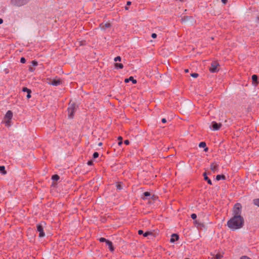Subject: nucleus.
<instances>
[{
  "mask_svg": "<svg viewBox=\"0 0 259 259\" xmlns=\"http://www.w3.org/2000/svg\"><path fill=\"white\" fill-rule=\"evenodd\" d=\"M244 224V219L242 216H233L227 222L228 227L234 231L241 228Z\"/></svg>",
  "mask_w": 259,
  "mask_h": 259,
  "instance_id": "obj_1",
  "label": "nucleus"
},
{
  "mask_svg": "<svg viewBox=\"0 0 259 259\" xmlns=\"http://www.w3.org/2000/svg\"><path fill=\"white\" fill-rule=\"evenodd\" d=\"M241 209L242 206L240 203L235 204L233 209V216H241Z\"/></svg>",
  "mask_w": 259,
  "mask_h": 259,
  "instance_id": "obj_2",
  "label": "nucleus"
},
{
  "mask_svg": "<svg viewBox=\"0 0 259 259\" xmlns=\"http://www.w3.org/2000/svg\"><path fill=\"white\" fill-rule=\"evenodd\" d=\"M76 110V106L74 103H70L68 108V117L72 118Z\"/></svg>",
  "mask_w": 259,
  "mask_h": 259,
  "instance_id": "obj_3",
  "label": "nucleus"
},
{
  "mask_svg": "<svg viewBox=\"0 0 259 259\" xmlns=\"http://www.w3.org/2000/svg\"><path fill=\"white\" fill-rule=\"evenodd\" d=\"M45 222L37 224L36 226L37 231L39 232V237H44L45 236V233L44 232V226L45 225Z\"/></svg>",
  "mask_w": 259,
  "mask_h": 259,
  "instance_id": "obj_4",
  "label": "nucleus"
},
{
  "mask_svg": "<svg viewBox=\"0 0 259 259\" xmlns=\"http://www.w3.org/2000/svg\"><path fill=\"white\" fill-rule=\"evenodd\" d=\"M29 0H11V3L12 5L15 6H22L26 4Z\"/></svg>",
  "mask_w": 259,
  "mask_h": 259,
  "instance_id": "obj_5",
  "label": "nucleus"
},
{
  "mask_svg": "<svg viewBox=\"0 0 259 259\" xmlns=\"http://www.w3.org/2000/svg\"><path fill=\"white\" fill-rule=\"evenodd\" d=\"M218 64L217 62H213L209 68V71L212 73L216 72L218 71Z\"/></svg>",
  "mask_w": 259,
  "mask_h": 259,
  "instance_id": "obj_6",
  "label": "nucleus"
},
{
  "mask_svg": "<svg viewBox=\"0 0 259 259\" xmlns=\"http://www.w3.org/2000/svg\"><path fill=\"white\" fill-rule=\"evenodd\" d=\"M221 126V124L218 123L216 122L213 121L211 123L212 129L213 131H218V130H219L220 129Z\"/></svg>",
  "mask_w": 259,
  "mask_h": 259,
  "instance_id": "obj_7",
  "label": "nucleus"
},
{
  "mask_svg": "<svg viewBox=\"0 0 259 259\" xmlns=\"http://www.w3.org/2000/svg\"><path fill=\"white\" fill-rule=\"evenodd\" d=\"M13 117V113L11 111L9 110L7 112L5 116V119H8V120H11Z\"/></svg>",
  "mask_w": 259,
  "mask_h": 259,
  "instance_id": "obj_8",
  "label": "nucleus"
},
{
  "mask_svg": "<svg viewBox=\"0 0 259 259\" xmlns=\"http://www.w3.org/2000/svg\"><path fill=\"white\" fill-rule=\"evenodd\" d=\"M179 238V235L177 234H172L171 236V238L170 240V242L171 243H174L176 241L178 240Z\"/></svg>",
  "mask_w": 259,
  "mask_h": 259,
  "instance_id": "obj_9",
  "label": "nucleus"
},
{
  "mask_svg": "<svg viewBox=\"0 0 259 259\" xmlns=\"http://www.w3.org/2000/svg\"><path fill=\"white\" fill-rule=\"evenodd\" d=\"M49 83L54 86H57L61 83V81L59 79H54L51 82Z\"/></svg>",
  "mask_w": 259,
  "mask_h": 259,
  "instance_id": "obj_10",
  "label": "nucleus"
},
{
  "mask_svg": "<svg viewBox=\"0 0 259 259\" xmlns=\"http://www.w3.org/2000/svg\"><path fill=\"white\" fill-rule=\"evenodd\" d=\"M130 81H132V82H133L134 84H135V83H137V80H136V79H135L134 78V77H132V76L128 78H126V79H125V80H124V81H125V82H128Z\"/></svg>",
  "mask_w": 259,
  "mask_h": 259,
  "instance_id": "obj_11",
  "label": "nucleus"
},
{
  "mask_svg": "<svg viewBox=\"0 0 259 259\" xmlns=\"http://www.w3.org/2000/svg\"><path fill=\"white\" fill-rule=\"evenodd\" d=\"M217 167L218 165L215 163H211L210 165V169L213 172H215L217 170Z\"/></svg>",
  "mask_w": 259,
  "mask_h": 259,
  "instance_id": "obj_12",
  "label": "nucleus"
},
{
  "mask_svg": "<svg viewBox=\"0 0 259 259\" xmlns=\"http://www.w3.org/2000/svg\"><path fill=\"white\" fill-rule=\"evenodd\" d=\"M106 245L108 246L109 249L111 251H113L114 250V248L112 246V243L110 241H107Z\"/></svg>",
  "mask_w": 259,
  "mask_h": 259,
  "instance_id": "obj_13",
  "label": "nucleus"
},
{
  "mask_svg": "<svg viewBox=\"0 0 259 259\" xmlns=\"http://www.w3.org/2000/svg\"><path fill=\"white\" fill-rule=\"evenodd\" d=\"M204 179L207 182V183L209 185H212L211 181L207 177L206 173L203 174Z\"/></svg>",
  "mask_w": 259,
  "mask_h": 259,
  "instance_id": "obj_14",
  "label": "nucleus"
},
{
  "mask_svg": "<svg viewBox=\"0 0 259 259\" xmlns=\"http://www.w3.org/2000/svg\"><path fill=\"white\" fill-rule=\"evenodd\" d=\"M225 176L224 175H217V177H216V180L217 181H220L221 180H225Z\"/></svg>",
  "mask_w": 259,
  "mask_h": 259,
  "instance_id": "obj_15",
  "label": "nucleus"
},
{
  "mask_svg": "<svg viewBox=\"0 0 259 259\" xmlns=\"http://www.w3.org/2000/svg\"><path fill=\"white\" fill-rule=\"evenodd\" d=\"M223 255L221 254L217 253L215 255L212 257V259H221Z\"/></svg>",
  "mask_w": 259,
  "mask_h": 259,
  "instance_id": "obj_16",
  "label": "nucleus"
},
{
  "mask_svg": "<svg viewBox=\"0 0 259 259\" xmlns=\"http://www.w3.org/2000/svg\"><path fill=\"white\" fill-rule=\"evenodd\" d=\"M115 67L117 69H122L123 68V66L121 63H116L115 64Z\"/></svg>",
  "mask_w": 259,
  "mask_h": 259,
  "instance_id": "obj_17",
  "label": "nucleus"
},
{
  "mask_svg": "<svg viewBox=\"0 0 259 259\" xmlns=\"http://www.w3.org/2000/svg\"><path fill=\"white\" fill-rule=\"evenodd\" d=\"M0 172L2 174H6V172L5 171V168L4 166H0Z\"/></svg>",
  "mask_w": 259,
  "mask_h": 259,
  "instance_id": "obj_18",
  "label": "nucleus"
},
{
  "mask_svg": "<svg viewBox=\"0 0 259 259\" xmlns=\"http://www.w3.org/2000/svg\"><path fill=\"white\" fill-rule=\"evenodd\" d=\"M257 76L256 75H253L252 76V81L253 82H256L257 80Z\"/></svg>",
  "mask_w": 259,
  "mask_h": 259,
  "instance_id": "obj_19",
  "label": "nucleus"
},
{
  "mask_svg": "<svg viewBox=\"0 0 259 259\" xmlns=\"http://www.w3.org/2000/svg\"><path fill=\"white\" fill-rule=\"evenodd\" d=\"M253 203L254 205L259 207V198L254 199Z\"/></svg>",
  "mask_w": 259,
  "mask_h": 259,
  "instance_id": "obj_20",
  "label": "nucleus"
},
{
  "mask_svg": "<svg viewBox=\"0 0 259 259\" xmlns=\"http://www.w3.org/2000/svg\"><path fill=\"white\" fill-rule=\"evenodd\" d=\"M59 179V177L58 175H53L52 176V180L54 181H58Z\"/></svg>",
  "mask_w": 259,
  "mask_h": 259,
  "instance_id": "obj_21",
  "label": "nucleus"
},
{
  "mask_svg": "<svg viewBox=\"0 0 259 259\" xmlns=\"http://www.w3.org/2000/svg\"><path fill=\"white\" fill-rule=\"evenodd\" d=\"M199 147L200 148H203L206 147V144L204 142H200L199 145Z\"/></svg>",
  "mask_w": 259,
  "mask_h": 259,
  "instance_id": "obj_22",
  "label": "nucleus"
},
{
  "mask_svg": "<svg viewBox=\"0 0 259 259\" xmlns=\"http://www.w3.org/2000/svg\"><path fill=\"white\" fill-rule=\"evenodd\" d=\"M121 58L120 56H117V57H115L114 59V61L116 62L117 61L120 62V61H121Z\"/></svg>",
  "mask_w": 259,
  "mask_h": 259,
  "instance_id": "obj_23",
  "label": "nucleus"
},
{
  "mask_svg": "<svg viewBox=\"0 0 259 259\" xmlns=\"http://www.w3.org/2000/svg\"><path fill=\"white\" fill-rule=\"evenodd\" d=\"M99 241L101 242H105L106 243H107V241H108V240L104 238H100L99 239Z\"/></svg>",
  "mask_w": 259,
  "mask_h": 259,
  "instance_id": "obj_24",
  "label": "nucleus"
},
{
  "mask_svg": "<svg viewBox=\"0 0 259 259\" xmlns=\"http://www.w3.org/2000/svg\"><path fill=\"white\" fill-rule=\"evenodd\" d=\"M30 91H31L30 89H28V88H25V87H24L22 89V91L24 92L27 93L28 92H29Z\"/></svg>",
  "mask_w": 259,
  "mask_h": 259,
  "instance_id": "obj_25",
  "label": "nucleus"
},
{
  "mask_svg": "<svg viewBox=\"0 0 259 259\" xmlns=\"http://www.w3.org/2000/svg\"><path fill=\"white\" fill-rule=\"evenodd\" d=\"M31 64L33 66H36L38 64L37 62L36 61H32Z\"/></svg>",
  "mask_w": 259,
  "mask_h": 259,
  "instance_id": "obj_26",
  "label": "nucleus"
},
{
  "mask_svg": "<svg viewBox=\"0 0 259 259\" xmlns=\"http://www.w3.org/2000/svg\"><path fill=\"white\" fill-rule=\"evenodd\" d=\"M191 76L194 78H196L198 76V74L196 73L191 74Z\"/></svg>",
  "mask_w": 259,
  "mask_h": 259,
  "instance_id": "obj_27",
  "label": "nucleus"
},
{
  "mask_svg": "<svg viewBox=\"0 0 259 259\" xmlns=\"http://www.w3.org/2000/svg\"><path fill=\"white\" fill-rule=\"evenodd\" d=\"M93 157H94V158H96L98 157V156H99V154H98V152H94V154H93Z\"/></svg>",
  "mask_w": 259,
  "mask_h": 259,
  "instance_id": "obj_28",
  "label": "nucleus"
},
{
  "mask_svg": "<svg viewBox=\"0 0 259 259\" xmlns=\"http://www.w3.org/2000/svg\"><path fill=\"white\" fill-rule=\"evenodd\" d=\"M27 93V96H26L27 98V99H29V98H30V97H31V91H30L29 92H28Z\"/></svg>",
  "mask_w": 259,
  "mask_h": 259,
  "instance_id": "obj_29",
  "label": "nucleus"
},
{
  "mask_svg": "<svg viewBox=\"0 0 259 259\" xmlns=\"http://www.w3.org/2000/svg\"><path fill=\"white\" fill-rule=\"evenodd\" d=\"M191 217L193 220H195L197 218V215L195 213H192L191 215Z\"/></svg>",
  "mask_w": 259,
  "mask_h": 259,
  "instance_id": "obj_30",
  "label": "nucleus"
},
{
  "mask_svg": "<svg viewBox=\"0 0 259 259\" xmlns=\"http://www.w3.org/2000/svg\"><path fill=\"white\" fill-rule=\"evenodd\" d=\"M149 235H152V233L149 232H146L143 234L144 237H147Z\"/></svg>",
  "mask_w": 259,
  "mask_h": 259,
  "instance_id": "obj_31",
  "label": "nucleus"
},
{
  "mask_svg": "<svg viewBox=\"0 0 259 259\" xmlns=\"http://www.w3.org/2000/svg\"><path fill=\"white\" fill-rule=\"evenodd\" d=\"M5 122L6 125L9 126L10 120H8V119H5Z\"/></svg>",
  "mask_w": 259,
  "mask_h": 259,
  "instance_id": "obj_32",
  "label": "nucleus"
},
{
  "mask_svg": "<svg viewBox=\"0 0 259 259\" xmlns=\"http://www.w3.org/2000/svg\"><path fill=\"white\" fill-rule=\"evenodd\" d=\"M25 62H26V59H25L24 58L22 57V58H21V59H20V62H21V63H25Z\"/></svg>",
  "mask_w": 259,
  "mask_h": 259,
  "instance_id": "obj_33",
  "label": "nucleus"
},
{
  "mask_svg": "<svg viewBox=\"0 0 259 259\" xmlns=\"http://www.w3.org/2000/svg\"><path fill=\"white\" fill-rule=\"evenodd\" d=\"M144 195L145 197L149 196H150V193L148 192H145L144 193Z\"/></svg>",
  "mask_w": 259,
  "mask_h": 259,
  "instance_id": "obj_34",
  "label": "nucleus"
},
{
  "mask_svg": "<svg viewBox=\"0 0 259 259\" xmlns=\"http://www.w3.org/2000/svg\"><path fill=\"white\" fill-rule=\"evenodd\" d=\"M117 189L118 190H120L121 189V185L120 184H117L116 185Z\"/></svg>",
  "mask_w": 259,
  "mask_h": 259,
  "instance_id": "obj_35",
  "label": "nucleus"
},
{
  "mask_svg": "<svg viewBox=\"0 0 259 259\" xmlns=\"http://www.w3.org/2000/svg\"><path fill=\"white\" fill-rule=\"evenodd\" d=\"M151 36L153 38H155L157 37V35L156 33H152Z\"/></svg>",
  "mask_w": 259,
  "mask_h": 259,
  "instance_id": "obj_36",
  "label": "nucleus"
},
{
  "mask_svg": "<svg viewBox=\"0 0 259 259\" xmlns=\"http://www.w3.org/2000/svg\"><path fill=\"white\" fill-rule=\"evenodd\" d=\"M240 259H251V258H249L248 257H247L246 256H243L241 257Z\"/></svg>",
  "mask_w": 259,
  "mask_h": 259,
  "instance_id": "obj_37",
  "label": "nucleus"
},
{
  "mask_svg": "<svg viewBox=\"0 0 259 259\" xmlns=\"http://www.w3.org/2000/svg\"><path fill=\"white\" fill-rule=\"evenodd\" d=\"M29 70L30 72H33L34 71V69L32 68V67H29Z\"/></svg>",
  "mask_w": 259,
  "mask_h": 259,
  "instance_id": "obj_38",
  "label": "nucleus"
},
{
  "mask_svg": "<svg viewBox=\"0 0 259 259\" xmlns=\"http://www.w3.org/2000/svg\"><path fill=\"white\" fill-rule=\"evenodd\" d=\"M124 143L125 145H128L129 144V143H130V142H129V141H128V140H125V141H124Z\"/></svg>",
  "mask_w": 259,
  "mask_h": 259,
  "instance_id": "obj_39",
  "label": "nucleus"
},
{
  "mask_svg": "<svg viewBox=\"0 0 259 259\" xmlns=\"http://www.w3.org/2000/svg\"><path fill=\"white\" fill-rule=\"evenodd\" d=\"M88 165H92L93 164V161H89L87 163Z\"/></svg>",
  "mask_w": 259,
  "mask_h": 259,
  "instance_id": "obj_40",
  "label": "nucleus"
},
{
  "mask_svg": "<svg viewBox=\"0 0 259 259\" xmlns=\"http://www.w3.org/2000/svg\"><path fill=\"white\" fill-rule=\"evenodd\" d=\"M143 233V231L142 230H139L138 231V234H139V235H141V234H142Z\"/></svg>",
  "mask_w": 259,
  "mask_h": 259,
  "instance_id": "obj_41",
  "label": "nucleus"
},
{
  "mask_svg": "<svg viewBox=\"0 0 259 259\" xmlns=\"http://www.w3.org/2000/svg\"><path fill=\"white\" fill-rule=\"evenodd\" d=\"M161 121H162V122L163 123H165L166 122V120L165 118H162Z\"/></svg>",
  "mask_w": 259,
  "mask_h": 259,
  "instance_id": "obj_42",
  "label": "nucleus"
},
{
  "mask_svg": "<svg viewBox=\"0 0 259 259\" xmlns=\"http://www.w3.org/2000/svg\"><path fill=\"white\" fill-rule=\"evenodd\" d=\"M105 26H106V27L108 28V27H110V24H109V23H107V24H105Z\"/></svg>",
  "mask_w": 259,
  "mask_h": 259,
  "instance_id": "obj_43",
  "label": "nucleus"
},
{
  "mask_svg": "<svg viewBox=\"0 0 259 259\" xmlns=\"http://www.w3.org/2000/svg\"><path fill=\"white\" fill-rule=\"evenodd\" d=\"M122 141H119L118 142V145H119V146H120V145L122 144Z\"/></svg>",
  "mask_w": 259,
  "mask_h": 259,
  "instance_id": "obj_44",
  "label": "nucleus"
},
{
  "mask_svg": "<svg viewBox=\"0 0 259 259\" xmlns=\"http://www.w3.org/2000/svg\"><path fill=\"white\" fill-rule=\"evenodd\" d=\"M221 1L223 2V3H224V4H226L227 1V0H221Z\"/></svg>",
  "mask_w": 259,
  "mask_h": 259,
  "instance_id": "obj_45",
  "label": "nucleus"
},
{
  "mask_svg": "<svg viewBox=\"0 0 259 259\" xmlns=\"http://www.w3.org/2000/svg\"><path fill=\"white\" fill-rule=\"evenodd\" d=\"M118 140H119V141H122V137H119L118 138Z\"/></svg>",
  "mask_w": 259,
  "mask_h": 259,
  "instance_id": "obj_46",
  "label": "nucleus"
},
{
  "mask_svg": "<svg viewBox=\"0 0 259 259\" xmlns=\"http://www.w3.org/2000/svg\"><path fill=\"white\" fill-rule=\"evenodd\" d=\"M131 4V2H127V5H130Z\"/></svg>",
  "mask_w": 259,
  "mask_h": 259,
  "instance_id": "obj_47",
  "label": "nucleus"
},
{
  "mask_svg": "<svg viewBox=\"0 0 259 259\" xmlns=\"http://www.w3.org/2000/svg\"><path fill=\"white\" fill-rule=\"evenodd\" d=\"M185 72L186 73H188V72H189V70H188V69H185Z\"/></svg>",
  "mask_w": 259,
  "mask_h": 259,
  "instance_id": "obj_48",
  "label": "nucleus"
},
{
  "mask_svg": "<svg viewBox=\"0 0 259 259\" xmlns=\"http://www.w3.org/2000/svg\"><path fill=\"white\" fill-rule=\"evenodd\" d=\"M3 23V20L0 19V24Z\"/></svg>",
  "mask_w": 259,
  "mask_h": 259,
  "instance_id": "obj_49",
  "label": "nucleus"
},
{
  "mask_svg": "<svg viewBox=\"0 0 259 259\" xmlns=\"http://www.w3.org/2000/svg\"><path fill=\"white\" fill-rule=\"evenodd\" d=\"M102 145V143H99L98 144L99 146H101Z\"/></svg>",
  "mask_w": 259,
  "mask_h": 259,
  "instance_id": "obj_50",
  "label": "nucleus"
},
{
  "mask_svg": "<svg viewBox=\"0 0 259 259\" xmlns=\"http://www.w3.org/2000/svg\"><path fill=\"white\" fill-rule=\"evenodd\" d=\"M207 149H207V148H206L205 149V151H206L207 150Z\"/></svg>",
  "mask_w": 259,
  "mask_h": 259,
  "instance_id": "obj_51",
  "label": "nucleus"
}]
</instances>
